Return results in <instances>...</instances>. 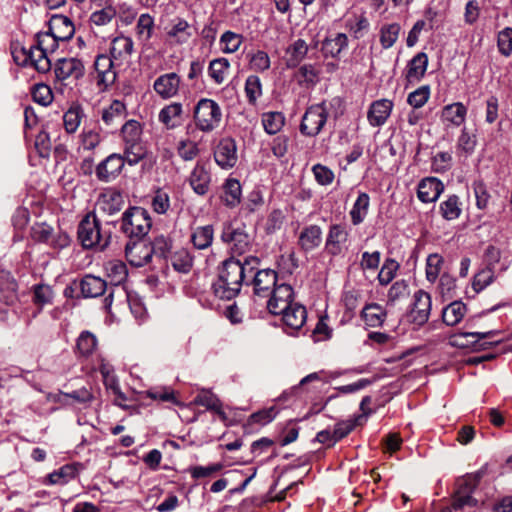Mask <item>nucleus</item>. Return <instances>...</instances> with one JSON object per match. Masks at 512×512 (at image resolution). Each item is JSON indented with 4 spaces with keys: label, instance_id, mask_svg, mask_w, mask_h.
Here are the masks:
<instances>
[{
    "label": "nucleus",
    "instance_id": "1",
    "mask_svg": "<svg viewBox=\"0 0 512 512\" xmlns=\"http://www.w3.org/2000/svg\"><path fill=\"white\" fill-rule=\"evenodd\" d=\"M259 259L254 256L245 257L244 261L230 257L222 262L218 270V279L213 284L216 296L221 299L231 300L236 297L244 283L249 282V274L258 269Z\"/></svg>",
    "mask_w": 512,
    "mask_h": 512
},
{
    "label": "nucleus",
    "instance_id": "2",
    "mask_svg": "<svg viewBox=\"0 0 512 512\" xmlns=\"http://www.w3.org/2000/svg\"><path fill=\"white\" fill-rule=\"evenodd\" d=\"M481 479V473L468 474L459 478L452 496L451 505L442 512H466L477 506L478 501L472 496Z\"/></svg>",
    "mask_w": 512,
    "mask_h": 512
},
{
    "label": "nucleus",
    "instance_id": "3",
    "mask_svg": "<svg viewBox=\"0 0 512 512\" xmlns=\"http://www.w3.org/2000/svg\"><path fill=\"white\" fill-rule=\"evenodd\" d=\"M222 109L219 104L210 98H201L193 110L195 126L204 133L217 129L222 122Z\"/></svg>",
    "mask_w": 512,
    "mask_h": 512
},
{
    "label": "nucleus",
    "instance_id": "4",
    "mask_svg": "<svg viewBox=\"0 0 512 512\" xmlns=\"http://www.w3.org/2000/svg\"><path fill=\"white\" fill-rule=\"evenodd\" d=\"M152 226L149 212L142 207H131L123 213L121 230L129 238L142 239Z\"/></svg>",
    "mask_w": 512,
    "mask_h": 512
},
{
    "label": "nucleus",
    "instance_id": "5",
    "mask_svg": "<svg viewBox=\"0 0 512 512\" xmlns=\"http://www.w3.org/2000/svg\"><path fill=\"white\" fill-rule=\"evenodd\" d=\"M223 242L230 245L232 253L243 255L251 248V238L240 224L227 223L223 226L221 233Z\"/></svg>",
    "mask_w": 512,
    "mask_h": 512
},
{
    "label": "nucleus",
    "instance_id": "6",
    "mask_svg": "<svg viewBox=\"0 0 512 512\" xmlns=\"http://www.w3.org/2000/svg\"><path fill=\"white\" fill-rule=\"evenodd\" d=\"M328 112L324 103L310 106L302 117L300 131L307 136L318 135L325 125Z\"/></svg>",
    "mask_w": 512,
    "mask_h": 512
},
{
    "label": "nucleus",
    "instance_id": "7",
    "mask_svg": "<svg viewBox=\"0 0 512 512\" xmlns=\"http://www.w3.org/2000/svg\"><path fill=\"white\" fill-rule=\"evenodd\" d=\"M431 296L424 290H418L413 295V301L409 312V320L417 326L424 325L431 313Z\"/></svg>",
    "mask_w": 512,
    "mask_h": 512
},
{
    "label": "nucleus",
    "instance_id": "8",
    "mask_svg": "<svg viewBox=\"0 0 512 512\" xmlns=\"http://www.w3.org/2000/svg\"><path fill=\"white\" fill-rule=\"evenodd\" d=\"M293 295V289L290 285L280 284L276 286L272 290L270 299L267 302L269 312L274 315H280L294 303Z\"/></svg>",
    "mask_w": 512,
    "mask_h": 512
},
{
    "label": "nucleus",
    "instance_id": "9",
    "mask_svg": "<svg viewBox=\"0 0 512 512\" xmlns=\"http://www.w3.org/2000/svg\"><path fill=\"white\" fill-rule=\"evenodd\" d=\"M252 278L254 294L259 297L270 296L272 290L277 286V273L272 269L255 270Z\"/></svg>",
    "mask_w": 512,
    "mask_h": 512
},
{
    "label": "nucleus",
    "instance_id": "10",
    "mask_svg": "<svg viewBox=\"0 0 512 512\" xmlns=\"http://www.w3.org/2000/svg\"><path fill=\"white\" fill-rule=\"evenodd\" d=\"M180 84V76L175 72H170L157 77L153 83V89L160 98L168 100L178 94Z\"/></svg>",
    "mask_w": 512,
    "mask_h": 512
},
{
    "label": "nucleus",
    "instance_id": "11",
    "mask_svg": "<svg viewBox=\"0 0 512 512\" xmlns=\"http://www.w3.org/2000/svg\"><path fill=\"white\" fill-rule=\"evenodd\" d=\"M214 159L221 168H232L237 162L236 142L232 138L220 140L214 151Z\"/></svg>",
    "mask_w": 512,
    "mask_h": 512
},
{
    "label": "nucleus",
    "instance_id": "12",
    "mask_svg": "<svg viewBox=\"0 0 512 512\" xmlns=\"http://www.w3.org/2000/svg\"><path fill=\"white\" fill-rule=\"evenodd\" d=\"M125 255L130 265L143 267L152 259L150 245L142 241H133L126 244Z\"/></svg>",
    "mask_w": 512,
    "mask_h": 512
},
{
    "label": "nucleus",
    "instance_id": "13",
    "mask_svg": "<svg viewBox=\"0 0 512 512\" xmlns=\"http://www.w3.org/2000/svg\"><path fill=\"white\" fill-rule=\"evenodd\" d=\"M96 212L90 211L79 223L77 239L84 249H91L96 244Z\"/></svg>",
    "mask_w": 512,
    "mask_h": 512
},
{
    "label": "nucleus",
    "instance_id": "14",
    "mask_svg": "<svg viewBox=\"0 0 512 512\" xmlns=\"http://www.w3.org/2000/svg\"><path fill=\"white\" fill-rule=\"evenodd\" d=\"M393 109V102L389 99L374 101L368 110L367 119L371 126L379 127L386 123Z\"/></svg>",
    "mask_w": 512,
    "mask_h": 512
},
{
    "label": "nucleus",
    "instance_id": "15",
    "mask_svg": "<svg viewBox=\"0 0 512 512\" xmlns=\"http://www.w3.org/2000/svg\"><path fill=\"white\" fill-rule=\"evenodd\" d=\"M100 372L107 392L114 396L115 404L122 406V402L126 401V396L120 389L119 381L113 367L107 363H102Z\"/></svg>",
    "mask_w": 512,
    "mask_h": 512
},
{
    "label": "nucleus",
    "instance_id": "16",
    "mask_svg": "<svg viewBox=\"0 0 512 512\" xmlns=\"http://www.w3.org/2000/svg\"><path fill=\"white\" fill-rule=\"evenodd\" d=\"M124 205L122 193L114 188L104 189L98 197V206L108 215L118 213Z\"/></svg>",
    "mask_w": 512,
    "mask_h": 512
},
{
    "label": "nucleus",
    "instance_id": "17",
    "mask_svg": "<svg viewBox=\"0 0 512 512\" xmlns=\"http://www.w3.org/2000/svg\"><path fill=\"white\" fill-rule=\"evenodd\" d=\"M55 75L59 80L73 77L79 79L84 75V65L76 58H62L57 61Z\"/></svg>",
    "mask_w": 512,
    "mask_h": 512
},
{
    "label": "nucleus",
    "instance_id": "18",
    "mask_svg": "<svg viewBox=\"0 0 512 512\" xmlns=\"http://www.w3.org/2000/svg\"><path fill=\"white\" fill-rule=\"evenodd\" d=\"M183 115L182 103L172 102L159 111L158 119L167 129H175L182 125L184 121Z\"/></svg>",
    "mask_w": 512,
    "mask_h": 512
},
{
    "label": "nucleus",
    "instance_id": "19",
    "mask_svg": "<svg viewBox=\"0 0 512 512\" xmlns=\"http://www.w3.org/2000/svg\"><path fill=\"white\" fill-rule=\"evenodd\" d=\"M444 190L443 183L434 177L425 178L418 185L417 195L421 202L431 203L438 199Z\"/></svg>",
    "mask_w": 512,
    "mask_h": 512
},
{
    "label": "nucleus",
    "instance_id": "20",
    "mask_svg": "<svg viewBox=\"0 0 512 512\" xmlns=\"http://www.w3.org/2000/svg\"><path fill=\"white\" fill-rule=\"evenodd\" d=\"M124 166V158L119 154H111L98 164V178L105 181L115 179Z\"/></svg>",
    "mask_w": 512,
    "mask_h": 512
},
{
    "label": "nucleus",
    "instance_id": "21",
    "mask_svg": "<svg viewBox=\"0 0 512 512\" xmlns=\"http://www.w3.org/2000/svg\"><path fill=\"white\" fill-rule=\"evenodd\" d=\"M49 30L60 41L69 40L75 31L72 21L64 15H53L49 20Z\"/></svg>",
    "mask_w": 512,
    "mask_h": 512
},
{
    "label": "nucleus",
    "instance_id": "22",
    "mask_svg": "<svg viewBox=\"0 0 512 512\" xmlns=\"http://www.w3.org/2000/svg\"><path fill=\"white\" fill-rule=\"evenodd\" d=\"M284 324L292 330H299L303 327L307 319L306 308L297 302H294L287 310L282 312Z\"/></svg>",
    "mask_w": 512,
    "mask_h": 512
},
{
    "label": "nucleus",
    "instance_id": "23",
    "mask_svg": "<svg viewBox=\"0 0 512 512\" xmlns=\"http://www.w3.org/2000/svg\"><path fill=\"white\" fill-rule=\"evenodd\" d=\"M190 405L204 406L207 410L215 412L221 420H226V413L222 409V403L220 399L213 394L211 391L202 390L197 394Z\"/></svg>",
    "mask_w": 512,
    "mask_h": 512
},
{
    "label": "nucleus",
    "instance_id": "24",
    "mask_svg": "<svg viewBox=\"0 0 512 512\" xmlns=\"http://www.w3.org/2000/svg\"><path fill=\"white\" fill-rule=\"evenodd\" d=\"M322 242V230L318 225L305 227L299 234L298 243L305 252L316 249Z\"/></svg>",
    "mask_w": 512,
    "mask_h": 512
},
{
    "label": "nucleus",
    "instance_id": "25",
    "mask_svg": "<svg viewBox=\"0 0 512 512\" xmlns=\"http://www.w3.org/2000/svg\"><path fill=\"white\" fill-rule=\"evenodd\" d=\"M428 56L424 52L417 53L408 63L406 79L408 82L420 81L426 73Z\"/></svg>",
    "mask_w": 512,
    "mask_h": 512
},
{
    "label": "nucleus",
    "instance_id": "26",
    "mask_svg": "<svg viewBox=\"0 0 512 512\" xmlns=\"http://www.w3.org/2000/svg\"><path fill=\"white\" fill-rule=\"evenodd\" d=\"M347 239L348 232L344 227L332 225L326 239V249L331 255H338L341 252V245L346 243Z\"/></svg>",
    "mask_w": 512,
    "mask_h": 512
},
{
    "label": "nucleus",
    "instance_id": "27",
    "mask_svg": "<svg viewBox=\"0 0 512 512\" xmlns=\"http://www.w3.org/2000/svg\"><path fill=\"white\" fill-rule=\"evenodd\" d=\"M308 50V45L303 39H297L290 44L286 49V54L288 56L286 61L287 67H297L306 57Z\"/></svg>",
    "mask_w": 512,
    "mask_h": 512
},
{
    "label": "nucleus",
    "instance_id": "28",
    "mask_svg": "<svg viewBox=\"0 0 512 512\" xmlns=\"http://www.w3.org/2000/svg\"><path fill=\"white\" fill-rule=\"evenodd\" d=\"M210 174L204 166L196 165L190 175V185L198 195H205L209 190Z\"/></svg>",
    "mask_w": 512,
    "mask_h": 512
},
{
    "label": "nucleus",
    "instance_id": "29",
    "mask_svg": "<svg viewBox=\"0 0 512 512\" xmlns=\"http://www.w3.org/2000/svg\"><path fill=\"white\" fill-rule=\"evenodd\" d=\"M222 201L228 207H236L241 201V185L237 179L229 178L223 185Z\"/></svg>",
    "mask_w": 512,
    "mask_h": 512
},
{
    "label": "nucleus",
    "instance_id": "30",
    "mask_svg": "<svg viewBox=\"0 0 512 512\" xmlns=\"http://www.w3.org/2000/svg\"><path fill=\"white\" fill-rule=\"evenodd\" d=\"M467 108L461 102L446 105L442 110V119L455 126H460L466 119Z\"/></svg>",
    "mask_w": 512,
    "mask_h": 512
},
{
    "label": "nucleus",
    "instance_id": "31",
    "mask_svg": "<svg viewBox=\"0 0 512 512\" xmlns=\"http://www.w3.org/2000/svg\"><path fill=\"white\" fill-rule=\"evenodd\" d=\"M45 49L40 48L37 44L29 48V65L40 73H46L51 68V62Z\"/></svg>",
    "mask_w": 512,
    "mask_h": 512
},
{
    "label": "nucleus",
    "instance_id": "32",
    "mask_svg": "<svg viewBox=\"0 0 512 512\" xmlns=\"http://www.w3.org/2000/svg\"><path fill=\"white\" fill-rule=\"evenodd\" d=\"M362 318L370 327H379L386 318V311L377 303L367 304L362 310Z\"/></svg>",
    "mask_w": 512,
    "mask_h": 512
},
{
    "label": "nucleus",
    "instance_id": "33",
    "mask_svg": "<svg viewBox=\"0 0 512 512\" xmlns=\"http://www.w3.org/2000/svg\"><path fill=\"white\" fill-rule=\"evenodd\" d=\"M370 197L367 193H359L353 207L350 211L351 221L354 225H359L364 221L368 214Z\"/></svg>",
    "mask_w": 512,
    "mask_h": 512
},
{
    "label": "nucleus",
    "instance_id": "34",
    "mask_svg": "<svg viewBox=\"0 0 512 512\" xmlns=\"http://www.w3.org/2000/svg\"><path fill=\"white\" fill-rule=\"evenodd\" d=\"M466 313V305L461 301H454L443 309V322L449 326L458 324Z\"/></svg>",
    "mask_w": 512,
    "mask_h": 512
},
{
    "label": "nucleus",
    "instance_id": "35",
    "mask_svg": "<svg viewBox=\"0 0 512 512\" xmlns=\"http://www.w3.org/2000/svg\"><path fill=\"white\" fill-rule=\"evenodd\" d=\"M439 210L441 216L445 220H456L457 218H459L462 212L459 197L456 195H450L445 201L440 203Z\"/></svg>",
    "mask_w": 512,
    "mask_h": 512
},
{
    "label": "nucleus",
    "instance_id": "36",
    "mask_svg": "<svg viewBox=\"0 0 512 512\" xmlns=\"http://www.w3.org/2000/svg\"><path fill=\"white\" fill-rule=\"evenodd\" d=\"M104 270L111 285H118L123 282L127 276L126 265L119 260H112L105 264Z\"/></svg>",
    "mask_w": 512,
    "mask_h": 512
},
{
    "label": "nucleus",
    "instance_id": "37",
    "mask_svg": "<svg viewBox=\"0 0 512 512\" xmlns=\"http://www.w3.org/2000/svg\"><path fill=\"white\" fill-rule=\"evenodd\" d=\"M261 121L265 132L274 135L284 126L285 117L281 112L271 111L263 113Z\"/></svg>",
    "mask_w": 512,
    "mask_h": 512
},
{
    "label": "nucleus",
    "instance_id": "38",
    "mask_svg": "<svg viewBox=\"0 0 512 512\" xmlns=\"http://www.w3.org/2000/svg\"><path fill=\"white\" fill-rule=\"evenodd\" d=\"M230 63L226 58L213 59L208 67V74L211 79L217 84H222L227 76Z\"/></svg>",
    "mask_w": 512,
    "mask_h": 512
},
{
    "label": "nucleus",
    "instance_id": "39",
    "mask_svg": "<svg viewBox=\"0 0 512 512\" xmlns=\"http://www.w3.org/2000/svg\"><path fill=\"white\" fill-rule=\"evenodd\" d=\"M213 236L212 225L200 226L193 231L191 241L197 249H206L212 244Z\"/></svg>",
    "mask_w": 512,
    "mask_h": 512
},
{
    "label": "nucleus",
    "instance_id": "40",
    "mask_svg": "<svg viewBox=\"0 0 512 512\" xmlns=\"http://www.w3.org/2000/svg\"><path fill=\"white\" fill-rule=\"evenodd\" d=\"M125 105L119 100H114L109 108H106L102 112V120L108 126L118 124L125 115Z\"/></svg>",
    "mask_w": 512,
    "mask_h": 512
},
{
    "label": "nucleus",
    "instance_id": "41",
    "mask_svg": "<svg viewBox=\"0 0 512 512\" xmlns=\"http://www.w3.org/2000/svg\"><path fill=\"white\" fill-rule=\"evenodd\" d=\"M401 31L398 23L384 24L380 28V43L383 49L391 48L397 41Z\"/></svg>",
    "mask_w": 512,
    "mask_h": 512
},
{
    "label": "nucleus",
    "instance_id": "42",
    "mask_svg": "<svg viewBox=\"0 0 512 512\" xmlns=\"http://www.w3.org/2000/svg\"><path fill=\"white\" fill-rule=\"evenodd\" d=\"M76 474L77 469L74 465H64L47 476V483L51 485H64L74 479Z\"/></svg>",
    "mask_w": 512,
    "mask_h": 512
},
{
    "label": "nucleus",
    "instance_id": "43",
    "mask_svg": "<svg viewBox=\"0 0 512 512\" xmlns=\"http://www.w3.org/2000/svg\"><path fill=\"white\" fill-rule=\"evenodd\" d=\"M348 46V38L344 33H338L334 38L326 39L323 43V51L332 57L338 56Z\"/></svg>",
    "mask_w": 512,
    "mask_h": 512
},
{
    "label": "nucleus",
    "instance_id": "44",
    "mask_svg": "<svg viewBox=\"0 0 512 512\" xmlns=\"http://www.w3.org/2000/svg\"><path fill=\"white\" fill-rule=\"evenodd\" d=\"M245 95L247 101L251 105H255L257 100L262 96V83L258 76L250 75L245 81Z\"/></svg>",
    "mask_w": 512,
    "mask_h": 512
},
{
    "label": "nucleus",
    "instance_id": "45",
    "mask_svg": "<svg viewBox=\"0 0 512 512\" xmlns=\"http://www.w3.org/2000/svg\"><path fill=\"white\" fill-rule=\"evenodd\" d=\"M320 71L313 64H304L299 67L297 72L298 83L300 85L315 86L319 81Z\"/></svg>",
    "mask_w": 512,
    "mask_h": 512
},
{
    "label": "nucleus",
    "instance_id": "46",
    "mask_svg": "<svg viewBox=\"0 0 512 512\" xmlns=\"http://www.w3.org/2000/svg\"><path fill=\"white\" fill-rule=\"evenodd\" d=\"M476 143V137L471 135L467 128L464 127L457 141V153L460 156L468 157L474 152Z\"/></svg>",
    "mask_w": 512,
    "mask_h": 512
},
{
    "label": "nucleus",
    "instance_id": "47",
    "mask_svg": "<svg viewBox=\"0 0 512 512\" xmlns=\"http://www.w3.org/2000/svg\"><path fill=\"white\" fill-rule=\"evenodd\" d=\"M126 144L139 143L142 135V126L137 120H128L121 129Z\"/></svg>",
    "mask_w": 512,
    "mask_h": 512
},
{
    "label": "nucleus",
    "instance_id": "48",
    "mask_svg": "<svg viewBox=\"0 0 512 512\" xmlns=\"http://www.w3.org/2000/svg\"><path fill=\"white\" fill-rule=\"evenodd\" d=\"M149 245L152 250V256L156 255L157 257L166 259L172 255V242L164 235L156 236Z\"/></svg>",
    "mask_w": 512,
    "mask_h": 512
},
{
    "label": "nucleus",
    "instance_id": "49",
    "mask_svg": "<svg viewBox=\"0 0 512 512\" xmlns=\"http://www.w3.org/2000/svg\"><path fill=\"white\" fill-rule=\"evenodd\" d=\"M82 116L83 110L79 105L70 107V109L63 115L65 130L68 133H74L80 125Z\"/></svg>",
    "mask_w": 512,
    "mask_h": 512
},
{
    "label": "nucleus",
    "instance_id": "50",
    "mask_svg": "<svg viewBox=\"0 0 512 512\" xmlns=\"http://www.w3.org/2000/svg\"><path fill=\"white\" fill-rule=\"evenodd\" d=\"M443 263H444V259L438 253L430 254L427 257L425 272H426V279L430 283H434L437 280V278L439 277Z\"/></svg>",
    "mask_w": 512,
    "mask_h": 512
},
{
    "label": "nucleus",
    "instance_id": "51",
    "mask_svg": "<svg viewBox=\"0 0 512 512\" xmlns=\"http://www.w3.org/2000/svg\"><path fill=\"white\" fill-rule=\"evenodd\" d=\"M491 265V263L489 264ZM494 280V271L492 267L487 266L481 269L473 277L472 288L475 292L479 293L490 285Z\"/></svg>",
    "mask_w": 512,
    "mask_h": 512
},
{
    "label": "nucleus",
    "instance_id": "52",
    "mask_svg": "<svg viewBox=\"0 0 512 512\" xmlns=\"http://www.w3.org/2000/svg\"><path fill=\"white\" fill-rule=\"evenodd\" d=\"M167 34L169 37L175 38L178 44L187 42L191 37L188 22L181 18L176 20V23L171 27Z\"/></svg>",
    "mask_w": 512,
    "mask_h": 512
},
{
    "label": "nucleus",
    "instance_id": "53",
    "mask_svg": "<svg viewBox=\"0 0 512 512\" xmlns=\"http://www.w3.org/2000/svg\"><path fill=\"white\" fill-rule=\"evenodd\" d=\"M172 266L179 272H188L192 267V257L185 249H180L170 256Z\"/></svg>",
    "mask_w": 512,
    "mask_h": 512
},
{
    "label": "nucleus",
    "instance_id": "54",
    "mask_svg": "<svg viewBox=\"0 0 512 512\" xmlns=\"http://www.w3.org/2000/svg\"><path fill=\"white\" fill-rule=\"evenodd\" d=\"M243 42V37L240 34L232 31H226L220 38V43L223 45L222 51L224 53H234Z\"/></svg>",
    "mask_w": 512,
    "mask_h": 512
},
{
    "label": "nucleus",
    "instance_id": "55",
    "mask_svg": "<svg viewBox=\"0 0 512 512\" xmlns=\"http://www.w3.org/2000/svg\"><path fill=\"white\" fill-rule=\"evenodd\" d=\"M96 147V132L93 127H84L80 134L79 152L81 154H91L92 150Z\"/></svg>",
    "mask_w": 512,
    "mask_h": 512
},
{
    "label": "nucleus",
    "instance_id": "56",
    "mask_svg": "<svg viewBox=\"0 0 512 512\" xmlns=\"http://www.w3.org/2000/svg\"><path fill=\"white\" fill-rule=\"evenodd\" d=\"M409 293L410 292L407 281H396L392 284L388 291V303L395 304L397 301L407 298Z\"/></svg>",
    "mask_w": 512,
    "mask_h": 512
},
{
    "label": "nucleus",
    "instance_id": "57",
    "mask_svg": "<svg viewBox=\"0 0 512 512\" xmlns=\"http://www.w3.org/2000/svg\"><path fill=\"white\" fill-rule=\"evenodd\" d=\"M96 346V337L89 331H83L77 340V350L84 356L88 357Z\"/></svg>",
    "mask_w": 512,
    "mask_h": 512
},
{
    "label": "nucleus",
    "instance_id": "58",
    "mask_svg": "<svg viewBox=\"0 0 512 512\" xmlns=\"http://www.w3.org/2000/svg\"><path fill=\"white\" fill-rule=\"evenodd\" d=\"M154 20L149 14L140 15L136 30L138 37L143 41H148L152 35Z\"/></svg>",
    "mask_w": 512,
    "mask_h": 512
},
{
    "label": "nucleus",
    "instance_id": "59",
    "mask_svg": "<svg viewBox=\"0 0 512 512\" xmlns=\"http://www.w3.org/2000/svg\"><path fill=\"white\" fill-rule=\"evenodd\" d=\"M430 97V87L428 85L421 86L408 95L407 102L414 108L424 106Z\"/></svg>",
    "mask_w": 512,
    "mask_h": 512
},
{
    "label": "nucleus",
    "instance_id": "60",
    "mask_svg": "<svg viewBox=\"0 0 512 512\" xmlns=\"http://www.w3.org/2000/svg\"><path fill=\"white\" fill-rule=\"evenodd\" d=\"M399 264L393 259H387L378 274V281L381 285H388L396 275Z\"/></svg>",
    "mask_w": 512,
    "mask_h": 512
},
{
    "label": "nucleus",
    "instance_id": "61",
    "mask_svg": "<svg viewBox=\"0 0 512 512\" xmlns=\"http://www.w3.org/2000/svg\"><path fill=\"white\" fill-rule=\"evenodd\" d=\"M52 234L53 228L44 222L35 223L31 228V237L37 242L49 244L52 238Z\"/></svg>",
    "mask_w": 512,
    "mask_h": 512
},
{
    "label": "nucleus",
    "instance_id": "62",
    "mask_svg": "<svg viewBox=\"0 0 512 512\" xmlns=\"http://www.w3.org/2000/svg\"><path fill=\"white\" fill-rule=\"evenodd\" d=\"M363 418V416H358L355 419H349L345 421L338 422L333 430L334 434V441L338 442L339 440L346 437L358 424V421H360Z\"/></svg>",
    "mask_w": 512,
    "mask_h": 512
},
{
    "label": "nucleus",
    "instance_id": "63",
    "mask_svg": "<svg viewBox=\"0 0 512 512\" xmlns=\"http://www.w3.org/2000/svg\"><path fill=\"white\" fill-rule=\"evenodd\" d=\"M32 97L36 103L42 106H47L53 100V93L48 85L36 84L32 90Z\"/></svg>",
    "mask_w": 512,
    "mask_h": 512
},
{
    "label": "nucleus",
    "instance_id": "64",
    "mask_svg": "<svg viewBox=\"0 0 512 512\" xmlns=\"http://www.w3.org/2000/svg\"><path fill=\"white\" fill-rule=\"evenodd\" d=\"M498 48L504 56H509L512 53V28L507 27L499 32Z\"/></svg>",
    "mask_w": 512,
    "mask_h": 512
}]
</instances>
